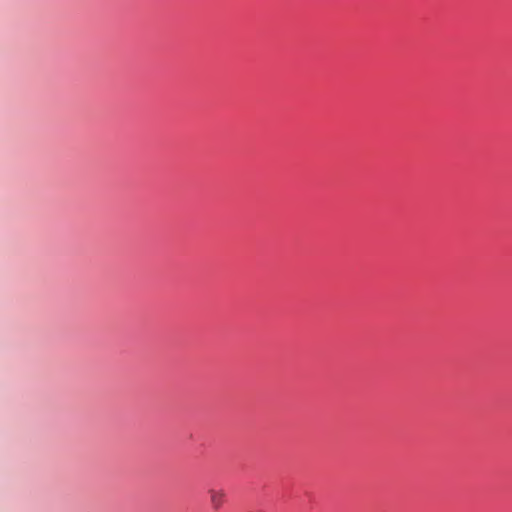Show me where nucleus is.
I'll list each match as a JSON object with an SVG mask.
<instances>
[{
    "label": "nucleus",
    "instance_id": "nucleus-1",
    "mask_svg": "<svg viewBox=\"0 0 512 512\" xmlns=\"http://www.w3.org/2000/svg\"><path fill=\"white\" fill-rule=\"evenodd\" d=\"M210 504L213 510H219L226 499V492L222 488H211L208 490Z\"/></svg>",
    "mask_w": 512,
    "mask_h": 512
}]
</instances>
